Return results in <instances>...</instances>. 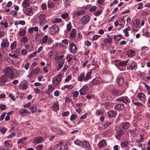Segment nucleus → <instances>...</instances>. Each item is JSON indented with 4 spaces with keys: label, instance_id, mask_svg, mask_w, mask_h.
Segmentation results:
<instances>
[{
    "label": "nucleus",
    "instance_id": "obj_1",
    "mask_svg": "<svg viewBox=\"0 0 150 150\" xmlns=\"http://www.w3.org/2000/svg\"><path fill=\"white\" fill-rule=\"evenodd\" d=\"M4 74L6 76L10 79H13L16 78V75L14 74L13 69L10 67L6 68L4 71Z\"/></svg>",
    "mask_w": 150,
    "mask_h": 150
},
{
    "label": "nucleus",
    "instance_id": "obj_2",
    "mask_svg": "<svg viewBox=\"0 0 150 150\" xmlns=\"http://www.w3.org/2000/svg\"><path fill=\"white\" fill-rule=\"evenodd\" d=\"M61 77V74H59L52 78V83L54 86H57L60 83L62 80Z\"/></svg>",
    "mask_w": 150,
    "mask_h": 150
},
{
    "label": "nucleus",
    "instance_id": "obj_3",
    "mask_svg": "<svg viewBox=\"0 0 150 150\" xmlns=\"http://www.w3.org/2000/svg\"><path fill=\"white\" fill-rule=\"evenodd\" d=\"M39 24L40 25H43L46 23V16L44 14H40L38 17Z\"/></svg>",
    "mask_w": 150,
    "mask_h": 150
},
{
    "label": "nucleus",
    "instance_id": "obj_4",
    "mask_svg": "<svg viewBox=\"0 0 150 150\" xmlns=\"http://www.w3.org/2000/svg\"><path fill=\"white\" fill-rule=\"evenodd\" d=\"M30 69L31 71V73L28 76V77L30 78H31V77L36 76L40 71V69L37 68Z\"/></svg>",
    "mask_w": 150,
    "mask_h": 150
},
{
    "label": "nucleus",
    "instance_id": "obj_5",
    "mask_svg": "<svg viewBox=\"0 0 150 150\" xmlns=\"http://www.w3.org/2000/svg\"><path fill=\"white\" fill-rule=\"evenodd\" d=\"M59 30V27L56 25H53L50 28L49 30V33L52 34L55 33Z\"/></svg>",
    "mask_w": 150,
    "mask_h": 150
},
{
    "label": "nucleus",
    "instance_id": "obj_6",
    "mask_svg": "<svg viewBox=\"0 0 150 150\" xmlns=\"http://www.w3.org/2000/svg\"><path fill=\"white\" fill-rule=\"evenodd\" d=\"M1 46L2 48H4L8 47L9 45V43L7 39H2Z\"/></svg>",
    "mask_w": 150,
    "mask_h": 150
},
{
    "label": "nucleus",
    "instance_id": "obj_7",
    "mask_svg": "<svg viewBox=\"0 0 150 150\" xmlns=\"http://www.w3.org/2000/svg\"><path fill=\"white\" fill-rule=\"evenodd\" d=\"M116 101H122L123 103L125 104H127L129 102V100L127 97L125 96L120 97L119 98L117 99Z\"/></svg>",
    "mask_w": 150,
    "mask_h": 150
},
{
    "label": "nucleus",
    "instance_id": "obj_8",
    "mask_svg": "<svg viewBox=\"0 0 150 150\" xmlns=\"http://www.w3.org/2000/svg\"><path fill=\"white\" fill-rule=\"evenodd\" d=\"M111 93L112 94L115 96H118L121 95L122 94V91L117 90L115 88L112 89Z\"/></svg>",
    "mask_w": 150,
    "mask_h": 150
},
{
    "label": "nucleus",
    "instance_id": "obj_9",
    "mask_svg": "<svg viewBox=\"0 0 150 150\" xmlns=\"http://www.w3.org/2000/svg\"><path fill=\"white\" fill-rule=\"evenodd\" d=\"M128 63L129 65L127 68L130 70H134L136 67V65L135 63L133 60H130L129 59Z\"/></svg>",
    "mask_w": 150,
    "mask_h": 150
},
{
    "label": "nucleus",
    "instance_id": "obj_10",
    "mask_svg": "<svg viewBox=\"0 0 150 150\" xmlns=\"http://www.w3.org/2000/svg\"><path fill=\"white\" fill-rule=\"evenodd\" d=\"M70 48H69L70 52L73 53H75L77 51V48L76 45L73 43H69Z\"/></svg>",
    "mask_w": 150,
    "mask_h": 150
},
{
    "label": "nucleus",
    "instance_id": "obj_11",
    "mask_svg": "<svg viewBox=\"0 0 150 150\" xmlns=\"http://www.w3.org/2000/svg\"><path fill=\"white\" fill-rule=\"evenodd\" d=\"M89 21V16L88 15L84 16L81 19V23L82 25H85L88 23Z\"/></svg>",
    "mask_w": 150,
    "mask_h": 150
},
{
    "label": "nucleus",
    "instance_id": "obj_12",
    "mask_svg": "<svg viewBox=\"0 0 150 150\" xmlns=\"http://www.w3.org/2000/svg\"><path fill=\"white\" fill-rule=\"evenodd\" d=\"M43 138L42 137H38L34 139L33 142L34 144H39L42 143L43 141Z\"/></svg>",
    "mask_w": 150,
    "mask_h": 150
},
{
    "label": "nucleus",
    "instance_id": "obj_13",
    "mask_svg": "<svg viewBox=\"0 0 150 150\" xmlns=\"http://www.w3.org/2000/svg\"><path fill=\"white\" fill-rule=\"evenodd\" d=\"M107 145V142L103 139L100 141L98 144V146L99 148L105 147Z\"/></svg>",
    "mask_w": 150,
    "mask_h": 150
},
{
    "label": "nucleus",
    "instance_id": "obj_14",
    "mask_svg": "<svg viewBox=\"0 0 150 150\" xmlns=\"http://www.w3.org/2000/svg\"><path fill=\"white\" fill-rule=\"evenodd\" d=\"M33 9L31 8H27L25 9L24 13L27 15L31 16L33 14Z\"/></svg>",
    "mask_w": 150,
    "mask_h": 150
},
{
    "label": "nucleus",
    "instance_id": "obj_15",
    "mask_svg": "<svg viewBox=\"0 0 150 150\" xmlns=\"http://www.w3.org/2000/svg\"><path fill=\"white\" fill-rule=\"evenodd\" d=\"M88 89V87L87 86H83L79 90V92L81 95H84L87 90Z\"/></svg>",
    "mask_w": 150,
    "mask_h": 150
},
{
    "label": "nucleus",
    "instance_id": "obj_16",
    "mask_svg": "<svg viewBox=\"0 0 150 150\" xmlns=\"http://www.w3.org/2000/svg\"><path fill=\"white\" fill-rule=\"evenodd\" d=\"M7 82V79L5 77L1 75L0 77V85L1 86H3L4 85L5 83Z\"/></svg>",
    "mask_w": 150,
    "mask_h": 150
},
{
    "label": "nucleus",
    "instance_id": "obj_17",
    "mask_svg": "<svg viewBox=\"0 0 150 150\" xmlns=\"http://www.w3.org/2000/svg\"><path fill=\"white\" fill-rule=\"evenodd\" d=\"M28 112V110L25 109H21L19 111V113L22 117L26 116L27 115Z\"/></svg>",
    "mask_w": 150,
    "mask_h": 150
},
{
    "label": "nucleus",
    "instance_id": "obj_18",
    "mask_svg": "<svg viewBox=\"0 0 150 150\" xmlns=\"http://www.w3.org/2000/svg\"><path fill=\"white\" fill-rule=\"evenodd\" d=\"M116 111H114L113 110H111L108 112V114L109 117L112 118L116 115Z\"/></svg>",
    "mask_w": 150,
    "mask_h": 150
},
{
    "label": "nucleus",
    "instance_id": "obj_19",
    "mask_svg": "<svg viewBox=\"0 0 150 150\" xmlns=\"http://www.w3.org/2000/svg\"><path fill=\"white\" fill-rule=\"evenodd\" d=\"M129 59H128L125 61H121L118 63V65L122 67H125L128 63H129Z\"/></svg>",
    "mask_w": 150,
    "mask_h": 150
},
{
    "label": "nucleus",
    "instance_id": "obj_20",
    "mask_svg": "<svg viewBox=\"0 0 150 150\" xmlns=\"http://www.w3.org/2000/svg\"><path fill=\"white\" fill-rule=\"evenodd\" d=\"M112 38H109L105 39L104 40V42L105 44L107 45H110L112 43Z\"/></svg>",
    "mask_w": 150,
    "mask_h": 150
},
{
    "label": "nucleus",
    "instance_id": "obj_21",
    "mask_svg": "<svg viewBox=\"0 0 150 150\" xmlns=\"http://www.w3.org/2000/svg\"><path fill=\"white\" fill-rule=\"evenodd\" d=\"M129 143V142L125 140L121 142V146L122 148L128 147Z\"/></svg>",
    "mask_w": 150,
    "mask_h": 150
},
{
    "label": "nucleus",
    "instance_id": "obj_22",
    "mask_svg": "<svg viewBox=\"0 0 150 150\" xmlns=\"http://www.w3.org/2000/svg\"><path fill=\"white\" fill-rule=\"evenodd\" d=\"M117 81L119 86H121L124 83V79L120 76H119L117 78Z\"/></svg>",
    "mask_w": 150,
    "mask_h": 150
},
{
    "label": "nucleus",
    "instance_id": "obj_23",
    "mask_svg": "<svg viewBox=\"0 0 150 150\" xmlns=\"http://www.w3.org/2000/svg\"><path fill=\"white\" fill-rule=\"evenodd\" d=\"M48 39V36L47 35H45L43 38L42 40H40V43L41 45L44 43H45L47 41Z\"/></svg>",
    "mask_w": 150,
    "mask_h": 150
},
{
    "label": "nucleus",
    "instance_id": "obj_24",
    "mask_svg": "<svg viewBox=\"0 0 150 150\" xmlns=\"http://www.w3.org/2000/svg\"><path fill=\"white\" fill-rule=\"evenodd\" d=\"M129 123L128 122H124L122 123V126L124 129H127L129 126Z\"/></svg>",
    "mask_w": 150,
    "mask_h": 150
},
{
    "label": "nucleus",
    "instance_id": "obj_25",
    "mask_svg": "<svg viewBox=\"0 0 150 150\" xmlns=\"http://www.w3.org/2000/svg\"><path fill=\"white\" fill-rule=\"evenodd\" d=\"M135 51L131 50H130L127 52V55L129 57H133L135 55Z\"/></svg>",
    "mask_w": 150,
    "mask_h": 150
},
{
    "label": "nucleus",
    "instance_id": "obj_26",
    "mask_svg": "<svg viewBox=\"0 0 150 150\" xmlns=\"http://www.w3.org/2000/svg\"><path fill=\"white\" fill-rule=\"evenodd\" d=\"M52 107L54 111H57L59 109V103L58 102H54L52 105Z\"/></svg>",
    "mask_w": 150,
    "mask_h": 150
},
{
    "label": "nucleus",
    "instance_id": "obj_27",
    "mask_svg": "<svg viewBox=\"0 0 150 150\" xmlns=\"http://www.w3.org/2000/svg\"><path fill=\"white\" fill-rule=\"evenodd\" d=\"M22 6L23 8H25L30 6L29 0H24L23 2Z\"/></svg>",
    "mask_w": 150,
    "mask_h": 150
},
{
    "label": "nucleus",
    "instance_id": "obj_28",
    "mask_svg": "<svg viewBox=\"0 0 150 150\" xmlns=\"http://www.w3.org/2000/svg\"><path fill=\"white\" fill-rule=\"evenodd\" d=\"M124 107V104H117L115 106V108L117 110H122Z\"/></svg>",
    "mask_w": 150,
    "mask_h": 150
},
{
    "label": "nucleus",
    "instance_id": "obj_29",
    "mask_svg": "<svg viewBox=\"0 0 150 150\" xmlns=\"http://www.w3.org/2000/svg\"><path fill=\"white\" fill-rule=\"evenodd\" d=\"M59 62L60 63L58 65L57 67V69L58 71L59 70L62 68L64 62L63 60H61Z\"/></svg>",
    "mask_w": 150,
    "mask_h": 150
},
{
    "label": "nucleus",
    "instance_id": "obj_30",
    "mask_svg": "<svg viewBox=\"0 0 150 150\" xmlns=\"http://www.w3.org/2000/svg\"><path fill=\"white\" fill-rule=\"evenodd\" d=\"M70 36L73 38H74L76 35V30L74 29H73L70 33Z\"/></svg>",
    "mask_w": 150,
    "mask_h": 150
},
{
    "label": "nucleus",
    "instance_id": "obj_31",
    "mask_svg": "<svg viewBox=\"0 0 150 150\" xmlns=\"http://www.w3.org/2000/svg\"><path fill=\"white\" fill-rule=\"evenodd\" d=\"M28 87V86L26 84H22L18 85L19 88L22 90L26 89Z\"/></svg>",
    "mask_w": 150,
    "mask_h": 150
},
{
    "label": "nucleus",
    "instance_id": "obj_32",
    "mask_svg": "<svg viewBox=\"0 0 150 150\" xmlns=\"http://www.w3.org/2000/svg\"><path fill=\"white\" fill-rule=\"evenodd\" d=\"M91 74L92 72L91 71H90L88 72L86 76H85V78H84V79L86 81L90 79L91 76Z\"/></svg>",
    "mask_w": 150,
    "mask_h": 150
},
{
    "label": "nucleus",
    "instance_id": "obj_33",
    "mask_svg": "<svg viewBox=\"0 0 150 150\" xmlns=\"http://www.w3.org/2000/svg\"><path fill=\"white\" fill-rule=\"evenodd\" d=\"M130 29V27H128L127 28H125L123 31L124 33H125V35L126 37H127L129 36V33L128 31H129Z\"/></svg>",
    "mask_w": 150,
    "mask_h": 150
},
{
    "label": "nucleus",
    "instance_id": "obj_34",
    "mask_svg": "<svg viewBox=\"0 0 150 150\" xmlns=\"http://www.w3.org/2000/svg\"><path fill=\"white\" fill-rule=\"evenodd\" d=\"M85 75L83 74H81L80 75L78 78V80L79 81H85L86 80L84 79L85 78Z\"/></svg>",
    "mask_w": 150,
    "mask_h": 150
},
{
    "label": "nucleus",
    "instance_id": "obj_35",
    "mask_svg": "<svg viewBox=\"0 0 150 150\" xmlns=\"http://www.w3.org/2000/svg\"><path fill=\"white\" fill-rule=\"evenodd\" d=\"M137 96L140 100H142L145 97V96L144 93H141L137 94Z\"/></svg>",
    "mask_w": 150,
    "mask_h": 150
},
{
    "label": "nucleus",
    "instance_id": "obj_36",
    "mask_svg": "<svg viewBox=\"0 0 150 150\" xmlns=\"http://www.w3.org/2000/svg\"><path fill=\"white\" fill-rule=\"evenodd\" d=\"M83 146H82L85 147V148H90L89 147L90 144L87 141H84L83 142Z\"/></svg>",
    "mask_w": 150,
    "mask_h": 150
},
{
    "label": "nucleus",
    "instance_id": "obj_37",
    "mask_svg": "<svg viewBox=\"0 0 150 150\" xmlns=\"http://www.w3.org/2000/svg\"><path fill=\"white\" fill-rule=\"evenodd\" d=\"M140 22V21L138 19L135 20L133 23V25L135 27H137L139 25Z\"/></svg>",
    "mask_w": 150,
    "mask_h": 150
},
{
    "label": "nucleus",
    "instance_id": "obj_38",
    "mask_svg": "<svg viewBox=\"0 0 150 150\" xmlns=\"http://www.w3.org/2000/svg\"><path fill=\"white\" fill-rule=\"evenodd\" d=\"M74 143L75 144L81 146H83V143L79 140H75L74 141Z\"/></svg>",
    "mask_w": 150,
    "mask_h": 150
},
{
    "label": "nucleus",
    "instance_id": "obj_39",
    "mask_svg": "<svg viewBox=\"0 0 150 150\" xmlns=\"http://www.w3.org/2000/svg\"><path fill=\"white\" fill-rule=\"evenodd\" d=\"M117 136H118L119 137H121V136L122 135L124 134V133L123 132V130L121 129H120L119 131L117 132Z\"/></svg>",
    "mask_w": 150,
    "mask_h": 150
},
{
    "label": "nucleus",
    "instance_id": "obj_40",
    "mask_svg": "<svg viewBox=\"0 0 150 150\" xmlns=\"http://www.w3.org/2000/svg\"><path fill=\"white\" fill-rule=\"evenodd\" d=\"M143 83L145 85V87L146 89L148 94L149 95H150V86L144 82H143Z\"/></svg>",
    "mask_w": 150,
    "mask_h": 150
},
{
    "label": "nucleus",
    "instance_id": "obj_41",
    "mask_svg": "<svg viewBox=\"0 0 150 150\" xmlns=\"http://www.w3.org/2000/svg\"><path fill=\"white\" fill-rule=\"evenodd\" d=\"M16 41L13 42L11 45V49L12 50L16 48Z\"/></svg>",
    "mask_w": 150,
    "mask_h": 150
},
{
    "label": "nucleus",
    "instance_id": "obj_42",
    "mask_svg": "<svg viewBox=\"0 0 150 150\" xmlns=\"http://www.w3.org/2000/svg\"><path fill=\"white\" fill-rule=\"evenodd\" d=\"M99 81L98 79H94L92 81L93 85H96L99 83Z\"/></svg>",
    "mask_w": 150,
    "mask_h": 150
},
{
    "label": "nucleus",
    "instance_id": "obj_43",
    "mask_svg": "<svg viewBox=\"0 0 150 150\" xmlns=\"http://www.w3.org/2000/svg\"><path fill=\"white\" fill-rule=\"evenodd\" d=\"M62 21L61 19L56 18L54 19L52 21V22L54 23H59L61 22Z\"/></svg>",
    "mask_w": 150,
    "mask_h": 150
},
{
    "label": "nucleus",
    "instance_id": "obj_44",
    "mask_svg": "<svg viewBox=\"0 0 150 150\" xmlns=\"http://www.w3.org/2000/svg\"><path fill=\"white\" fill-rule=\"evenodd\" d=\"M77 116L75 114H72L70 117V120L71 121L75 120L77 117Z\"/></svg>",
    "mask_w": 150,
    "mask_h": 150
},
{
    "label": "nucleus",
    "instance_id": "obj_45",
    "mask_svg": "<svg viewBox=\"0 0 150 150\" xmlns=\"http://www.w3.org/2000/svg\"><path fill=\"white\" fill-rule=\"evenodd\" d=\"M60 150H68V146L67 145H62Z\"/></svg>",
    "mask_w": 150,
    "mask_h": 150
},
{
    "label": "nucleus",
    "instance_id": "obj_46",
    "mask_svg": "<svg viewBox=\"0 0 150 150\" xmlns=\"http://www.w3.org/2000/svg\"><path fill=\"white\" fill-rule=\"evenodd\" d=\"M73 88V86L72 85H66L64 86V88H62V90H64L66 88H67L69 90Z\"/></svg>",
    "mask_w": 150,
    "mask_h": 150
},
{
    "label": "nucleus",
    "instance_id": "obj_47",
    "mask_svg": "<svg viewBox=\"0 0 150 150\" xmlns=\"http://www.w3.org/2000/svg\"><path fill=\"white\" fill-rule=\"evenodd\" d=\"M85 11L84 10L78 11L76 12V14L77 15L80 16L84 14Z\"/></svg>",
    "mask_w": 150,
    "mask_h": 150
},
{
    "label": "nucleus",
    "instance_id": "obj_48",
    "mask_svg": "<svg viewBox=\"0 0 150 150\" xmlns=\"http://www.w3.org/2000/svg\"><path fill=\"white\" fill-rule=\"evenodd\" d=\"M103 11L102 10H100V11H98L95 12L94 13V15L96 16H98L101 14Z\"/></svg>",
    "mask_w": 150,
    "mask_h": 150
},
{
    "label": "nucleus",
    "instance_id": "obj_49",
    "mask_svg": "<svg viewBox=\"0 0 150 150\" xmlns=\"http://www.w3.org/2000/svg\"><path fill=\"white\" fill-rule=\"evenodd\" d=\"M26 32L24 30H21L19 32V35L21 36H23L25 35Z\"/></svg>",
    "mask_w": 150,
    "mask_h": 150
},
{
    "label": "nucleus",
    "instance_id": "obj_50",
    "mask_svg": "<svg viewBox=\"0 0 150 150\" xmlns=\"http://www.w3.org/2000/svg\"><path fill=\"white\" fill-rule=\"evenodd\" d=\"M71 23H68V24L67 25V30L70 31H71Z\"/></svg>",
    "mask_w": 150,
    "mask_h": 150
},
{
    "label": "nucleus",
    "instance_id": "obj_51",
    "mask_svg": "<svg viewBox=\"0 0 150 150\" xmlns=\"http://www.w3.org/2000/svg\"><path fill=\"white\" fill-rule=\"evenodd\" d=\"M69 15V14L67 13H65L62 14L61 16L63 19H64L67 18Z\"/></svg>",
    "mask_w": 150,
    "mask_h": 150
},
{
    "label": "nucleus",
    "instance_id": "obj_52",
    "mask_svg": "<svg viewBox=\"0 0 150 150\" xmlns=\"http://www.w3.org/2000/svg\"><path fill=\"white\" fill-rule=\"evenodd\" d=\"M28 41V38L26 36L23 37L21 39V42L26 43Z\"/></svg>",
    "mask_w": 150,
    "mask_h": 150
},
{
    "label": "nucleus",
    "instance_id": "obj_53",
    "mask_svg": "<svg viewBox=\"0 0 150 150\" xmlns=\"http://www.w3.org/2000/svg\"><path fill=\"white\" fill-rule=\"evenodd\" d=\"M69 114V112L68 111H66L63 112L62 114V117L68 116Z\"/></svg>",
    "mask_w": 150,
    "mask_h": 150
},
{
    "label": "nucleus",
    "instance_id": "obj_54",
    "mask_svg": "<svg viewBox=\"0 0 150 150\" xmlns=\"http://www.w3.org/2000/svg\"><path fill=\"white\" fill-rule=\"evenodd\" d=\"M73 97H77L79 94V92L77 91H75L72 93Z\"/></svg>",
    "mask_w": 150,
    "mask_h": 150
},
{
    "label": "nucleus",
    "instance_id": "obj_55",
    "mask_svg": "<svg viewBox=\"0 0 150 150\" xmlns=\"http://www.w3.org/2000/svg\"><path fill=\"white\" fill-rule=\"evenodd\" d=\"M121 38V35H119L115 36L114 37V39L116 41L119 40Z\"/></svg>",
    "mask_w": 150,
    "mask_h": 150
},
{
    "label": "nucleus",
    "instance_id": "obj_56",
    "mask_svg": "<svg viewBox=\"0 0 150 150\" xmlns=\"http://www.w3.org/2000/svg\"><path fill=\"white\" fill-rule=\"evenodd\" d=\"M54 6V4L52 2L48 1V7L52 8Z\"/></svg>",
    "mask_w": 150,
    "mask_h": 150
},
{
    "label": "nucleus",
    "instance_id": "obj_57",
    "mask_svg": "<svg viewBox=\"0 0 150 150\" xmlns=\"http://www.w3.org/2000/svg\"><path fill=\"white\" fill-rule=\"evenodd\" d=\"M31 109L32 110V112L33 113H34L35 112L37 108L36 107V106L35 105H33L31 108Z\"/></svg>",
    "mask_w": 150,
    "mask_h": 150
},
{
    "label": "nucleus",
    "instance_id": "obj_58",
    "mask_svg": "<svg viewBox=\"0 0 150 150\" xmlns=\"http://www.w3.org/2000/svg\"><path fill=\"white\" fill-rule=\"evenodd\" d=\"M37 52H33V53L30 54L28 56L29 58H32L35 56Z\"/></svg>",
    "mask_w": 150,
    "mask_h": 150
},
{
    "label": "nucleus",
    "instance_id": "obj_59",
    "mask_svg": "<svg viewBox=\"0 0 150 150\" xmlns=\"http://www.w3.org/2000/svg\"><path fill=\"white\" fill-rule=\"evenodd\" d=\"M6 106L5 105H0V108L2 110H4L6 109Z\"/></svg>",
    "mask_w": 150,
    "mask_h": 150
},
{
    "label": "nucleus",
    "instance_id": "obj_60",
    "mask_svg": "<svg viewBox=\"0 0 150 150\" xmlns=\"http://www.w3.org/2000/svg\"><path fill=\"white\" fill-rule=\"evenodd\" d=\"M7 129L6 128L3 127L1 129L0 131L2 134H4L6 132Z\"/></svg>",
    "mask_w": 150,
    "mask_h": 150
},
{
    "label": "nucleus",
    "instance_id": "obj_61",
    "mask_svg": "<svg viewBox=\"0 0 150 150\" xmlns=\"http://www.w3.org/2000/svg\"><path fill=\"white\" fill-rule=\"evenodd\" d=\"M133 104L134 105L138 106H143V104L139 102H134Z\"/></svg>",
    "mask_w": 150,
    "mask_h": 150
},
{
    "label": "nucleus",
    "instance_id": "obj_62",
    "mask_svg": "<svg viewBox=\"0 0 150 150\" xmlns=\"http://www.w3.org/2000/svg\"><path fill=\"white\" fill-rule=\"evenodd\" d=\"M33 27H30L28 29V31L29 33L32 34L33 33Z\"/></svg>",
    "mask_w": 150,
    "mask_h": 150
},
{
    "label": "nucleus",
    "instance_id": "obj_63",
    "mask_svg": "<svg viewBox=\"0 0 150 150\" xmlns=\"http://www.w3.org/2000/svg\"><path fill=\"white\" fill-rule=\"evenodd\" d=\"M96 8L97 7L95 6H93L90 8L89 11L91 12L93 11L96 10Z\"/></svg>",
    "mask_w": 150,
    "mask_h": 150
},
{
    "label": "nucleus",
    "instance_id": "obj_64",
    "mask_svg": "<svg viewBox=\"0 0 150 150\" xmlns=\"http://www.w3.org/2000/svg\"><path fill=\"white\" fill-rule=\"evenodd\" d=\"M148 48L147 47L144 46L142 48V51L144 52H145L146 51H148Z\"/></svg>",
    "mask_w": 150,
    "mask_h": 150
}]
</instances>
